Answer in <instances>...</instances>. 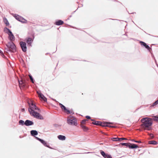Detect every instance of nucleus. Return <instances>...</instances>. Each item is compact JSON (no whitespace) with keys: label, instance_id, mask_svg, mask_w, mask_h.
<instances>
[{"label":"nucleus","instance_id":"9","mask_svg":"<svg viewBox=\"0 0 158 158\" xmlns=\"http://www.w3.org/2000/svg\"><path fill=\"white\" fill-rule=\"evenodd\" d=\"M140 44L141 45L143 46L148 50L150 51V50L151 49V48L148 45H147L146 43L143 41H140Z\"/></svg>","mask_w":158,"mask_h":158},{"label":"nucleus","instance_id":"8","mask_svg":"<svg viewBox=\"0 0 158 158\" xmlns=\"http://www.w3.org/2000/svg\"><path fill=\"white\" fill-rule=\"evenodd\" d=\"M112 124V123H108V122H101V123H100V126H102V127H114V126H109L108 124Z\"/></svg>","mask_w":158,"mask_h":158},{"label":"nucleus","instance_id":"22","mask_svg":"<svg viewBox=\"0 0 158 158\" xmlns=\"http://www.w3.org/2000/svg\"><path fill=\"white\" fill-rule=\"evenodd\" d=\"M92 120L94 121L92 122L93 124L97 125H100V123H101V122L94 121V120Z\"/></svg>","mask_w":158,"mask_h":158},{"label":"nucleus","instance_id":"11","mask_svg":"<svg viewBox=\"0 0 158 158\" xmlns=\"http://www.w3.org/2000/svg\"><path fill=\"white\" fill-rule=\"evenodd\" d=\"M36 138L37 140L40 141L46 147H49L47 145V143L43 139L38 138L37 137H36Z\"/></svg>","mask_w":158,"mask_h":158},{"label":"nucleus","instance_id":"28","mask_svg":"<svg viewBox=\"0 0 158 158\" xmlns=\"http://www.w3.org/2000/svg\"><path fill=\"white\" fill-rule=\"evenodd\" d=\"M153 119L154 121H156L158 122V116H154L153 117Z\"/></svg>","mask_w":158,"mask_h":158},{"label":"nucleus","instance_id":"27","mask_svg":"<svg viewBox=\"0 0 158 158\" xmlns=\"http://www.w3.org/2000/svg\"><path fill=\"white\" fill-rule=\"evenodd\" d=\"M121 144L122 145L125 146L127 147H129V143H122Z\"/></svg>","mask_w":158,"mask_h":158},{"label":"nucleus","instance_id":"12","mask_svg":"<svg viewBox=\"0 0 158 158\" xmlns=\"http://www.w3.org/2000/svg\"><path fill=\"white\" fill-rule=\"evenodd\" d=\"M34 38V37H33V39L30 37H28L27 38V40H26V42L29 45H31V44L33 41Z\"/></svg>","mask_w":158,"mask_h":158},{"label":"nucleus","instance_id":"19","mask_svg":"<svg viewBox=\"0 0 158 158\" xmlns=\"http://www.w3.org/2000/svg\"><path fill=\"white\" fill-rule=\"evenodd\" d=\"M31 133L32 136L36 135L38 134L37 131L35 130H32L31 131Z\"/></svg>","mask_w":158,"mask_h":158},{"label":"nucleus","instance_id":"34","mask_svg":"<svg viewBox=\"0 0 158 158\" xmlns=\"http://www.w3.org/2000/svg\"><path fill=\"white\" fill-rule=\"evenodd\" d=\"M149 135L150 137H151L152 138H153V135L152 134H149Z\"/></svg>","mask_w":158,"mask_h":158},{"label":"nucleus","instance_id":"29","mask_svg":"<svg viewBox=\"0 0 158 158\" xmlns=\"http://www.w3.org/2000/svg\"><path fill=\"white\" fill-rule=\"evenodd\" d=\"M19 123L20 124H22V125L24 124L25 123L24 121L22 120H20L19 122Z\"/></svg>","mask_w":158,"mask_h":158},{"label":"nucleus","instance_id":"15","mask_svg":"<svg viewBox=\"0 0 158 158\" xmlns=\"http://www.w3.org/2000/svg\"><path fill=\"white\" fill-rule=\"evenodd\" d=\"M63 23L64 22L61 20H58V21H56L55 23V24L57 25H61L63 24Z\"/></svg>","mask_w":158,"mask_h":158},{"label":"nucleus","instance_id":"4","mask_svg":"<svg viewBox=\"0 0 158 158\" xmlns=\"http://www.w3.org/2000/svg\"><path fill=\"white\" fill-rule=\"evenodd\" d=\"M6 45L8 48L9 51L13 52L16 51V46L12 42H8Z\"/></svg>","mask_w":158,"mask_h":158},{"label":"nucleus","instance_id":"6","mask_svg":"<svg viewBox=\"0 0 158 158\" xmlns=\"http://www.w3.org/2000/svg\"><path fill=\"white\" fill-rule=\"evenodd\" d=\"M20 45L23 51L24 52H26L27 51L26 43L24 42L21 41L20 43Z\"/></svg>","mask_w":158,"mask_h":158},{"label":"nucleus","instance_id":"24","mask_svg":"<svg viewBox=\"0 0 158 158\" xmlns=\"http://www.w3.org/2000/svg\"><path fill=\"white\" fill-rule=\"evenodd\" d=\"M149 143L150 144H156L157 142L153 140L149 141Z\"/></svg>","mask_w":158,"mask_h":158},{"label":"nucleus","instance_id":"25","mask_svg":"<svg viewBox=\"0 0 158 158\" xmlns=\"http://www.w3.org/2000/svg\"><path fill=\"white\" fill-rule=\"evenodd\" d=\"M87 121L86 119H84L81 122V125H84V124L85 123L86 121Z\"/></svg>","mask_w":158,"mask_h":158},{"label":"nucleus","instance_id":"30","mask_svg":"<svg viewBox=\"0 0 158 158\" xmlns=\"http://www.w3.org/2000/svg\"><path fill=\"white\" fill-rule=\"evenodd\" d=\"M29 77L30 80L31 81V82L33 83H34V81L33 80V78L32 76L31 75H29Z\"/></svg>","mask_w":158,"mask_h":158},{"label":"nucleus","instance_id":"35","mask_svg":"<svg viewBox=\"0 0 158 158\" xmlns=\"http://www.w3.org/2000/svg\"><path fill=\"white\" fill-rule=\"evenodd\" d=\"M86 118L87 119H90V117L88 116H86Z\"/></svg>","mask_w":158,"mask_h":158},{"label":"nucleus","instance_id":"40","mask_svg":"<svg viewBox=\"0 0 158 158\" xmlns=\"http://www.w3.org/2000/svg\"><path fill=\"white\" fill-rule=\"evenodd\" d=\"M102 133L103 134H106L105 133H103V132H102Z\"/></svg>","mask_w":158,"mask_h":158},{"label":"nucleus","instance_id":"2","mask_svg":"<svg viewBox=\"0 0 158 158\" xmlns=\"http://www.w3.org/2000/svg\"><path fill=\"white\" fill-rule=\"evenodd\" d=\"M142 124L141 126L142 129L144 130L149 131L151 129V126L152 124V120L149 118L146 117L141 119Z\"/></svg>","mask_w":158,"mask_h":158},{"label":"nucleus","instance_id":"18","mask_svg":"<svg viewBox=\"0 0 158 158\" xmlns=\"http://www.w3.org/2000/svg\"><path fill=\"white\" fill-rule=\"evenodd\" d=\"M81 126L84 131H87L89 130V128L85 125H81Z\"/></svg>","mask_w":158,"mask_h":158},{"label":"nucleus","instance_id":"23","mask_svg":"<svg viewBox=\"0 0 158 158\" xmlns=\"http://www.w3.org/2000/svg\"><path fill=\"white\" fill-rule=\"evenodd\" d=\"M3 21L6 24V26H8L9 25V23L7 20L6 19V18H4L3 19Z\"/></svg>","mask_w":158,"mask_h":158},{"label":"nucleus","instance_id":"33","mask_svg":"<svg viewBox=\"0 0 158 158\" xmlns=\"http://www.w3.org/2000/svg\"><path fill=\"white\" fill-rule=\"evenodd\" d=\"M18 20L20 21V20L18 19ZM21 21L23 23H26L27 22V21L24 19H23L22 21Z\"/></svg>","mask_w":158,"mask_h":158},{"label":"nucleus","instance_id":"26","mask_svg":"<svg viewBox=\"0 0 158 158\" xmlns=\"http://www.w3.org/2000/svg\"><path fill=\"white\" fill-rule=\"evenodd\" d=\"M118 139H119L118 138H112L111 139V140L114 141H119V140Z\"/></svg>","mask_w":158,"mask_h":158},{"label":"nucleus","instance_id":"7","mask_svg":"<svg viewBox=\"0 0 158 158\" xmlns=\"http://www.w3.org/2000/svg\"><path fill=\"white\" fill-rule=\"evenodd\" d=\"M100 153L102 156L105 158H112V157L110 155L108 154L105 153L104 151L102 150L100 151Z\"/></svg>","mask_w":158,"mask_h":158},{"label":"nucleus","instance_id":"20","mask_svg":"<svg viewBox=\"0 0 158 158\" xmlns=\"http://www.w3.org/2000/svg\"><path fill=\"white\" fill-rule=\"evenodd\" d=\"M58 138L60 140H64L66 138L64 136L60 135L58 136Z\"/></svg>","mask_w":158,"mask_h":158},{"label":"nucleus","instance_id":"17","mask_svg":"<svg viewBox=\"0 0 158 158\" xmlns=\"http://www.w3.org/2000/svg\"><path fill=\"white\" fill-rule=\"evenodd\" d=\"M38 96L44 101L47 100L46 98H45L44 95L41 93L38 94Z\"/></svg>","mask_w":158,"mask_h":158},{"label":"nucleus","instance_id":"39","mask_svg":"<svg viewBox=\"0 0 158 158\" xmlns=\"http://www.w3.org/2000/svg\"><path fill=\"white\" fill-rule=\"evenodd\" d=\"M113 123H112V124ZM110 124H108V125H109V126H111L110 125Z\"/></svg>","mask_w":158,"mask_h":158},{"label":"nucleus","instance_id":"13","mask_svg":"<svg viewBox=\"0 0 158 158\" xmlns=\"http://www.w3.org/2000/svg\"><path fill=\"white\" fill-rule=\"evenodd\" d=\"M33 124V123L30 120H26L24 124L27 126H28L32 125Z\"/></svg>","mask_w":158,"mask_h":158},{"label":"nucleus","instance_id":"16","mask_svg":"<svg viewBox=\"0 0 158 158\" xmlns=\"http://www.w3.org/2000/svg\"><path fill=\"white\" fill-rule=\"evenodd\" d=\"M59 105L60 107L61 108L62 110L64 111L65 112L67 110H68L66 108V107L62 104L59 103Z\"/></svg>","mask_w":158,"mask_h":158},{"label":"nucleus","instance_id":"36","mask_svg":"<svg viewBox=\"0 0 158 158\" xmlns=\"http://www.w3.org/2000/svg\"><path fill=\"white\" fill-rule=\"evenodd\" d=\"M0 53H1V55H3V56H4V54H3V52L0 50Z\"/></svg>","mask_w":158,"mask_h":158},{"label":"nucleus","instance_id":"37","mask_svg":"<svg viewBox=\"0 0 158 158\" xmlns=\"http://www.w3.org/2000/svg\"><path fill=\"white\" fill-rule=\"evenodd\" d=\"M135 142L138 143H141V142L140 141H135Z\"/></svg>","mask_w":158,"mask_h":158},{"label":"nucleus","instance_id":"38","mask_svg":"<svg viewBox=\"0 0 158 158\" xmlns=\"http://www.w3.org/2000/svg\"><path fill=\"white\" fill-rule=\"evenodd\" d=\"M24 110H24V109H23H23H22V111H24Z\"/></svg>","mask_w":158,"mask_h":158},{"label":"nucleus","instance_id":"1","mask_svg":"<svg viewBox=\"0 0 158 158\" xmlns=\"http://www.w3.org/2000/svg\"><path fill=\"white\" fill-rule=\"evenodd\" d=\"M29 108L28 109V111L31 115L37 118L43 119V116L39 113L40 112L39 110L33 102H31V104L29 103Z\"/></svg>","mask_w":158,"mask_h":158},{"label":"nucleus","instance_id":"10","mask_svg":"<svg viewBox=\"0 0 158 158\" xmlns=\"http://www.w3.org/2000/svg\"><path fill=\"white\" fill-rule=\"evenodd\" d=\"M19 85L20 87H24L26 85V83L24 81L21 80L19 81Z\"/></svg>","mask_w":158,"mask_h":158},{"label":"nucleus","instance_id":"3","mask_svg":"<svg viewBox=\"0 0 158 158\" xmlns=\"http://www.w3.org/2000/svg\"><path fill=\"white\" fill-rule=\"evenodd\" d=\"M67 122L68 124L71 125L76 126L77 124L76 118L72 115L69 116L67 118Z\"/></svg>","mask_w":158,"mask_h":158},{"label":"nucleus","instance_id":"5","mask_svg":"<svg viewBox=\"0 0 158 158\" xmlns=\"http://www.w3.org/2000/svg\"><path fill=\"white\" fill-rule=\"evenodd\" d=\"M6 30L8 31V34L9 35V40L11 41H14L15 39V37L11 31L8 28H6Z\"/></svg>","mask_w":158,"mask_h":158},{"label":"nucleus","instance_id":"31","mask_svg":"<svg viewBox=\"0 0 158 158\" xmlns=\"http://www.w3.org/2000/svg\"><path fill=\"white\" fill-rule=\"evenodd\" d=\"M118 139L119 140V141L120 142L123 140L127 139L126 138H119V139Z\"/></svg>","mask_w":158,"mask_h":158},{"label":"nucleus","instance_id":"32","mask_svg":"<svg viewBox=\"0 0 158 158\" xmlns=\"http://www.w3.org/2000/svg\"><path fill=\"white\" fill-rule=\"evenodd\" d=\"M158 104V99L157 100H156V101H155L153 103V106H155L156 105H157Z\"/></svg>","mask_w":158,"mask_h":158},{"label":"nucleus","instance_id":"14","mask_svg":"<svg viewBox=\"0 0 158 158\" xmlns=\"http://www.w3.org/2000/svg\"><path fill=\"white\" fill-rule=\"evenodd\" d=\"M129 148H138V146L135 144H131L129 143Z\"/></svg>","mask_w":158,"mask_h":158},{"label":"nucleus","instance_id":"21","mask_svg":"<svg viewBox=\"0 0 158 158\" xmlns=\"http://www.w3.org/2000/svg\"><path fill=\"white\" fill-rule=\"evenodd\" d=\"M65 113H67V114H74V113L72 110H67Z\"/></svg>","mask_w":158,"mask_h":158}]
</instances>
